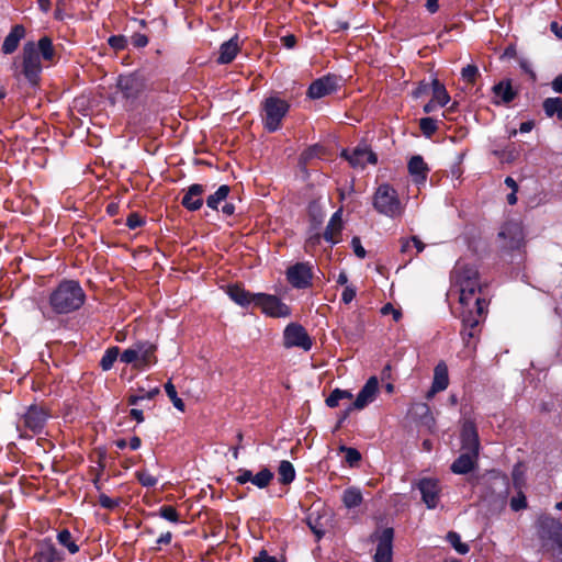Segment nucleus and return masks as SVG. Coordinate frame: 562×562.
I'll return each mask as SVG.
<instances>
[{"label": "nucleus", "instance_id": "nucleus-4", "mask_svg": "<svg viewBox=\"0 0 562 562\" xmlns=\"http://www.w3.org/2000/svg\"><path fill=\"white\" fill-rule=\"evenodd\" d=\"M372 205L379 214L390 218L402 216L405 209L397 191L389 183H382L375 189Z\"/></svg>", "mask_w": 562, "mask_h": 562}, {"label": "nucleus", "instance_id": "nucleus-21", "mask_svg": "<svg viewBox=\"0 0 562 562\" xmlns=\"http://www.w3.org/2000/svg\"><path fill=\"white\" fill-rule=\"evenodd\" d=\"M239 49V38L235 35L220 46L217 63L222 65L232 63Z\"/></svg>", "mask_w": 562, "mask_h": 562}, {"label": "nucleus", "instance_id": "nucleus-11", "mask_svg": "<svg viewBox=\"0 0 562 562\" xmlns=\"http://www.w3.org/2000/svg\"><path fill=\"white\" fill-rule=\"evenodd\" d=\"M283 342L286 348L297 347L305 351L312 348V339L303 326L291 323L283 331Z\"/></svg>", "mask_w": 562, "mask_h": 562}, {"label": "nucleus", "instance_id": "nucleus-3", "mask_svg": "<svg viewBox=\"0 0 562 562\" xmlns=\"http://www.w3.org/2000/svg\"><path fill=\"white\" fill-rule=\"evenodd\" d=\"M85 292L76 281H63L49 295V305L57 314L79 310L85 303Z\"/></svg>", "mask_w": 562, "mask_h": 562}, {"label": "nucleus", "instance_id": "nucleus-18", "mask_svg": "<svg viewBox=\"0 0 562 562\" xmlns=\"http://www.w3.org/2000/svg\"><path fill=\"white\" fill-rule=\"evenodd\" d=\"M393 529L385 528L380 537L374 555L375 562H392Z\"/></svg>", "mask_w": 562, "mask_h": 562}, {"label": "nucleus", "instance_id": "nucleus-19", "mask_svg": "<svg viewBox=\"0 0 562 562\" xmlns=\"http://www.w3.org/2000/svg\"><path fill=\"white\" fill-rule=\"evenodd\" d=\"M347 159L352 167L363 168L367 164H376V155L366 145L356 147Z\"/></svg>", "mask_w": 562, "mask_h": 562}, {"label": "nucleus", "instance_id": "nucleus-32", "mask_svg": "<svg viewBox=\"0 0 562 562\" xmlns=\"http://www.w3.org/2000/svg\"><path fill=\"white\" fill-rule=\"evenodd\" d=\"M279 481L282 484H290L295 479V470L290 461L283 460L278 468Z\"/></svg>", "mask_w": 562, "mask_h": 562}, {"label": "nucleus", "instance_id": "nucleus-50", "mask_svg": "<svg viewBox=\"0 0 562 562\" xmlns=\"http://www.w3.org/2000/svg\"><path fill=\"white\" fill-rule=\"evenodd\" d=\"M381 313H382L383 315L392 314L393 319H394L395 322H398V321L401 319V317H402V313H401V311H398V310L394 308V307H393V305H392V304H390V303H389V304H386V305H384V306L382 307Z\"/></svg>", "mask_w": 562, "mask_h": 562}, {"label": "nucleus", "instance_id": "nucleus-5", "mask_svg": "<svg viewBox=\"0 0 562 562\" xmlns=\"http://www.w3.org/2000/svg\"><path fill=\"white\" fill-rule=\"evenodd\" d=\"M156 346L149 341H137L120 355V360L126 364H133L134 368L145 370L155 364Z\"/></svg>", "mask_w": 562, "mask_h": 562}, {"label": "nucleus", "instance_id": "nucleus-25", "mask_svg": "<svg viewBox=\"0 0 562 562\" xmlns=\"http://www.w3.org/2000/svg\"><path fill=\"white\" fill-rule=\"evenodd\" d=\"M227 294L236 304L240 306H248L249 304H255V294L246 291L244 288L239 285H231L227 289Z\"/></svg>", "mask_w": 562, "mask_h": 562}, {"label": "nucleus", "instance_id": "nucleus-54", "mask_svg": "<svg viewBox=\"0 0 562 562\" xmlns=\"http://www.w3.org/2000/svg\"><path fill=\"white\" fill-rule=\"evenodd\" d=\"M255 562H278V560L269 555L266 551H261L259 555L255 558Z\"/></svg>", "mask_w": 562, "mask_h": 562}, {"label": "nucleus", "instance_id": "nucleus-46", "mask_svg": "<svg viewBox=\"0 0 562 562\" xmlns=\"http://www.w3.org/2000/svg\"><path fill=\"white\" fill-rule=\"evenodd\" d=\"M254 475L252 472L250 470H247V469H239L238 470V473H237V476L235 477L236 482L238 484H246L248 482L252 483L254 481Z\"/></svg>", "mask_w": 562, "mask_h": 562}, {"label": "nucleus", "instance_id": "nucleus-27", "mask_svg": "<svg viewBox=\"0 0 562 562\" xmlns=\"http://www.w3.org/2000/svg\"><path fill=\"white\" fill-rule=\"evenodd\" d=\"M434 392L445 391L449 385L448 368L445 362H439L434 370Z\"/></svg>", "mask_w": 562, "mask_h": 562}, {"label": "nucleus", "instance_id": "nucleus-20", "mask_svg": "<svg viewBox=\"0 0 562 562\" xmlns=\"http://www.w3.org/2000/svg\"><path fill=\"white\" fill-rule=\"evenodd\" d=\"M203 193L204 187L202 184L190 186L182 198L183 206H186L190 211L199 210L203 204Z\"/></svg>", "mask_w": 562, "mask_h": 562}, {"label": "nucleus", "instance_id": "nucleus-31", "mask_svg": "<svg viewBox=\"0 0 562 562\" xmlns=\"http://www.w3.org/2000/svg\"><path fill=\"white\" fill-rule=\"evenodd\" d=\"M543 110L549 117L557 115L562 121V99L548 98L543 102Z\"/></svg>", "mask_w": 562, "mask_h": 562}, {"label": "nucleus", "instance_id": "nucleus-39", "mask_svg": "<svg viewBox=\"0 0 562 562\" xmlns=\"http://www.w3.org/2000/svg\"><path fill=\"white\" fill-rule=\"evenodd\" d=\"M447 540L453 547V549L460 554H467L470 550L469 546L461 541L460 535L454 531L448 532Z\"/></svg>", "mask_w": 562, "mask_h": 562}, {"label": "nucleus", "instance_id": "nucleus-37", "mask_svg": "<svg viewBox=\"0 0 562 562\" xmlns=\"http://www.w3.org/2000/svg\"><path fill=\"white\" fill-rule=\"evenodd\" d=\"M272 479L273 473L268 468H263L254 475L252 484L258 488H265L270 484Z\"/></svg>", "mask_w": 562, "mask_h": 562}, {"label": "nucleus", "instance_id": "nucleus-63", "mask_svg": "<svg viewBox=\"0 0 562 562\" xmlns=\"http://www.w3.org/2000/svg\"><path fill=\"white\" fill-rule=\"evenodd\" d=\"M140 445H142V441L138 437H132L130 442H128V446L132 450H137L140 448Z\"/></svg>", "mask_w": 562, "mask_h": 562}, {"label": "nucleus", "instance_id": "nucleus-59", "mask_svg": "<svg viewBox=\"0 0 562 562\" xmlns=\"http://www.w3.org/2000/svg\"><path fill=\"white\" fill-rule=\"evenodd\" d=\"M550 29L558 38L562 40V25L554 21L551 23Z\"/></svg>", "mask_w": 562, "mask_h": 562}, {"label": "nucleus", "instance_id": "nucleus-55", "mask_svg": "<svg viewBox=\"0 0 562 562\" xmlns=\"http://www.w3.org/2000/svg\"><path fill=\"white\" fill-rule=\"evenodd\" d=\"M551 85L554 92L562 93V75L555 77Z\"/></svg>", "mask_w": 562, "mask_h": 562}, {"label": "nucleus", "instance_id": "nucleus-33", "mask_svg": "<svg viewBox=\"0 0 562 562\" xmlns=\"http://www.w3.org/2000/svg\"><path fill=\"white\" fill-rule=\"evenodd\" d=\"M57 541L60 546L65 547L70 554H76L79 551V546L76 543L68 529H63L57 533Z\"/></svg>", "mask_w": 562, "mask_h": 562}, {"label": "nucleus", "instance_id": "nucleus-26", "mask_svg": "<svg viewBox=\"0 0 562 562\" xmlns=\"http://www.w3.org/2000/svg\"><path fill=\"white\" fill-rule=\"evenodd\" d=\"M25 34L22 25H15L3 41L2 50L4 54L13 53Z\"/></svg>", "mask_w": 562, "mask_h": 562}, {"label": "nucleus", "instance_id": "nucleus-41", "mask_svg": "<svg viewBox=\"0 0 562 562\" xmlns=\"http://www.w3.org/2000/svg\"><path fill=\"white\" fill-rule=\"evenodd\" d=\"M419 127L426 137H430L437 131V121L432 117H423L419 121Z\"/></svg>", "mask_w": 562, "mask_h": 562}, {"label": "nucleus", "instance_id": "nucleus-64", "mask_svg": "<svg viewBox=\"0 0 562 562\" xmlns=\"http://www.w3.org/2000/svg\"><path fill=\"white\" fill-rule=\"evenodd\" d=\"M412 243L417 249V252H422L425 249V244L416 236L412 237Z\"/></svg>", "mask_w": 562, "mask_h": 562}, {"label": "nucleus", "instance_id": "nucleus-53", "mask_svg": "<svg viewBox=\"0 0 562 562\" xmlns=\"http://www.w3.org/2000/svg\"><path fill=\"white\" fill-rule=\"evenodd\" d=\"M351 245L357 257L361 259L366 257V250L362 247L360 239L358 237L352 238Z\"/></svg>", "mask_w": 562, "mask_h": 562}, {"label": "nucleus", "instance_id": "nucleus-57", "mask_svg": "<svg viewBox=\"0 0 562 562\" xmlns=\"http://www.w3.org/2000/svg\"><path fill=\"white\" fill-rule=\"evenodd\" d=\"M282 42L286 48H293L296 43V40L294 35H286L282 37Z\"/></svg>", "mask_w": 562, "mask_h": 562}, {"label": "nucleus", "instance_id": "nucleus-62", "mask_svg": "<svg viewBox=\"0 0 562 562\" xmlns=\"http://www.w3.org/2000/svg\"><path fill=\"white\" fill-rule=\"evenodd\" d=\"M425 5L429 12L435 13L438 10V0H426Z\"/></svg>", "mask_w": 562, "mask_h": 562}, {"label": "nucleus", "instance_id": "nucleus-60", "mask_svg": "<svg viewBox=\"0 0 562 562\" xmlns=\"http://www.w3.org/2000/svg\"><path fill=\"white\" fill-rule=\"evenodd\" d=\"M463 324V330H462V335L464 338H473L474 337V328L475 327H471V326H465V324L462 322Z\"/></svg>", "mask_w": 562, "mask_h": 562}, {"label": "nucleus", "instance_id": "nucleus-10", "mask_svg": "<svg viewBox=\"0 0 562 562\" xmlns=\"http://www.w3.org/2000/svg\"><path fill=\"white\" fill-rule=\"evenodd\" d=\"M255 305L270 317H289L291 308L272 294L255 293Z\"/></svg>", "mask_w": 562, "mask_h": 562}, {"label": "nucleus", "instance_id": "nucleus-24", "mask_svg": "<svg viewBox=\"0 0 562 562\" xmlns=\"http://www.w3.org/2000/svg\"><path fill=\"white\" fill-rule=\"evenodd\" d=\"M408 170L417 184L424 183L427 178L428 168L420 156H414L408 162Z\"/></svg>", "mask_w": 562, "mask_h": 562}, {"label": "nucleus", "instance_id": "nucleus-38", "mask_svg": "<svg viewBox=\"0 0 562 562\" xmlns=\"http://www.w3.org/2000/svg\"><path fill=\"white\" fill-rule=\"evenodd\" d=\"M119 356H120V349L117 347H112V348L106 349V351L104 352V355L100 361V366L102 367V369L104 371L110 370L113 367V364L116 361Z\"/></svg>", "mask_w": 562, "mask_h": 562}, {"label": "nucleus", "instance_id": "nucleus-51", "mask_svg": "<svg viewBox=\"0 0 562 562\" xmlns=\"http://www.w3.org/2000/svg\"><path fill=\"white\" fill-rule=\"evenodd\" d=\"M526 506H527V502H526V497L524 495H518L517 497H513V499L510 502V507L513 508V510H516V512L526 508Z\"/></svg>", "mask_w": 562, "mask_h": 562}, {"label": "nucleus", "instance_id": "nucleus-14", "mask_svg": "<svg viewBox=\"0 0 562 562\" xmlns=\"http://www.w3.org/2000/svg\"><path fill=\"white\" fill-rule=\"evenodd\" d=\"M312 267L306 262H297L286 270V279L292 286L305 289L311 284Z\"/></svg>", "mask_w": 562, "mask_h": 562}, {"label": "nucleus", "instance_id": "nucleus-2", "mask_svg": "<svg viewBox=\"0 0 562 562\" xmlns=\"http://www.w3.org/2000/svg\"><path fill=\"white\" fill-rule=\"evenodd\" d=\"M462 453L451 464V471L456 474H467L476 464L480 452V440L475 425L471 420L464 422L461 431Z\"/></svg>", "mask_w": 562, "mask_h": 562}, {"label": "nucleus", "instance_id": "nucleus-8", "mask_svg": "<svg viewBox=\"0 0 562 562\" xmlns=\"http://www.w3.org/2000/svg\"><path fill=\"white\" fill-rule=\"evenodd\" d=\"M49 416L44 406L37 404L30 405L18 422V430L22 431V428H24L33 434H38L43 430Z\"/></svg>", "mask_w": 562, "mask_h": 562}, {"label": "nucleus", "instance_id": "nucleus-30", "mask_svg": "<svg viewBox=\"0 0 562 562\" xmlns=\"http://www.w3.org/2000/svg\"><path fill=\"white\" fill-rule=\"evenodd\" d=\"M36 47L40 52V57L46 61H53L55 58V48L49 37L44 36L40 38Z\"/></svg>", "mask_w": 562, "mask_h": 562}, {"label": "nucleus", "instance_id": "nucleus-9", "mask_svg": "<svg viewBox=\"0 0 562 562\" xmlns=\"http://www.w3.org/2000/svg\"><path fill=\"white\" fill-rule=\"evenodd\" d=\"M42 72L40 52L34 42L23 47V74L31 85H36Z\"/></svg>", "mask_w": 562, "mask_h": 562}, {"label": "nucleus", "instance_id": "nucleus-52", "mask_svg": "<svg viewBox=\"0 0 562 562\" xmlns=\"http://www.w3.org/2000/svg\"><path fill=\"white\" fill-rule=\"evenodd\" d=\"M100 505L103 508L112 509L115 506H117L119 502L116 499H113L104 494H102L99 498Z\"/></svg>", "mask_w": 562, "mask_h": 562}, {"label": "nucleus", "instance_id": "nucleus-13", "mask_svg": "<svg viewBox=\"0 0 562 562\" xmlns=\"http://www.w3.org/2000/svg\"><path fill=\"white\" fill-rule=\"evenodd\" d=\"M498 238L502 243V247L506 249L519 248L524 241L521 224L514 221L505 223L498 233Z\"/></svg>", "mask_w": 562, "mask_h": 562}, {"label": "nucleus", "instance_id": "nucleus-42", "mask_svg": "<svg viewBox=\"0 0 562 562\" xmlns=\"http://www.w3.org/2000/svg\"><path fill=\"white\" fill-rule=\"evenodd\" d=\"M136 477L139 483L145 487H153L157 484L158 480L147 470H140L136 472Z\"/></svg>", "mask_w": 562, "mask_h": 562}, {"label": "nucleus", "instance_id": "nucleus-23", "mask_svg": "<svg viewBox=\"0 0 562 562\" xmlns=\"http://www.w3.org/2000/svg\"><path fill=\"white\" fill-rule=\"evenodd\" d=\"M494 103H509L514 100L516 92L509 81H501L493 87Z\"/></svg>", "mask_w": 562, "mask_h": 562}, {"label": "nucleus", "instance_id": "nucleus-44", "mask_svg": "<svg viewBox=\"0 0 562 562\" xmlns=\"http://www.w3.org/2000/svg\"><path fill=\"white\" fill-rule=\"evenodd\" d=\"M159 515L164 519L171 521V522H178L179 521V514L172 506H162L159 509Z\"/></svg>", "mask_w": 562, "mask_h": 562}, {"label": "nucleus", "instance_id": "nucleus-28", "mask_svg": "<svg viewBox=\"0 0 562 562\" xmlns=\"http://www.w3.org/2000/svg\"><path fill=\"white\" fill-rule=\"evenodd\" d=\"M551 539L554 543L553 555L557 562H562V524L552 521Z\"/></svg>", "mask_w": 562, "mask_h": 562}, {"label": "nucleus", "instance_id": "nucleus-56", "mask_svg": "<svg viewBox=\"0 0 562 562\" xmlns=\"http://www.w3.org/2000/svg\"><path fill=\"white\" fill-rule=\"evenodd\" d=\"M130 415L137 423H143L144 422V415H143V412L140 409L132 408L131 412H130Z\"/></svg>", "mask_w": 562, "mask_h": 562}, {"label": "nucleus", "instance_id": "nucleus-47", "mask_svg": "<svg viewBox=\"0 0 562 562\" xmlns=\"http://www.w3.org/2000/svg\"><path fill=\"white\" fill-rule=\"evenodd\" d=\"M126 38L124 36H111L109 38V45L115 50H121L126 46Z\"/></svg>", "mask_w": 562, "mask_h": 562}, {"label": "nucleus", "instance_id": "nucleus-45", "mask_svg": "<svg viewBox=\"0 0 562 562\" xmlns=\"http://www.w3.org/2000/svg\"><path fill=\"white\" fill-rule=\"evenodd\" d=\"M477 76L479 68L475 65H468L461 70V77L467 82H474Z\"/></svg>", "mask_w": 562, "mask_h": 562}, {"label": "nucleus", "instance_id": "nucleus-40", "mask_svg": "<svg viewBox=\"0 0 562 562\" xmlns=\"http://www.w3.org/2000/svg\"><path fill=\"white\" fill-rule=\"evenodd\" d=\"M165 391H166L168 397L170 398V401L172 402L173 406L177 409H179L180 412H183L184 403L180 397H178L175 385L171 382H167L165 384Z\"/></svg>", "mask_w": 562, "mask_h": 562}, {"label": "nucleus", "instance_id": "nucleus-58", "mask_svg": "<svg viewBox=\"0 0 562 562\" xmlns=\"http://www.w3.org/2000/svg\"><path fill=\"white\" fill-rule=\"evenodd\" d=\"M134 43L138 47H144L147 45L148 40L145 35L137 34L136 36H134Z\"/></svg>", "mask_w": 562, "mask_h": 562}, {"label": "nucleus", "instance_id": "nucleus-6", "mask_svg": "<svg viewBox=\"0 0 562 562\" xmlns=\"http://www.w3.org/2000/svg\"><path fill=\"white\" fill-rule=\"evenodd\" d=\"M289 103L276 95L265 99L262 103V123L269 132H276L280 128L282 119L289 111Z\"/></svg>", "mask_w": 562, "mask_h": 562}, {"label": "nucleus", "instance_id": "nucleus-34", "mask_svg": "<svg viewBox=\"0 0 562 562\" xmlns=\"http://www.w3.org/2000/svg\"><path fill=\"white\" fill-rule=\"evenodd\" d=\"M229 191H231V189H229V187L227 184L221 186L215 191V193L211 194L207 198V200H206L207 206L213 209V210H217L218 209V204L226 200V198L228 196Z\"/></svg>", "mask_w": 562, "mask_h": 562}, {"label": "nucleus", "instance_id": "nucleus-48", "mask_svg": "<svg viewBox=\"0 0 562 562\" xmlns=\"http://www.w3.org/2000/svg\"><path fill=\"white\" fill-rule=\"evenodd\" d=\"M143 223H144L143 218L136 213L130 214V216L126 220V225L131 229H135V228L142 226Z\"/></svg>", "mask_w": 562, "mask_h": 562}, {"label": "nucleus", "instance_id": "nucleus-29", "mask_svg": "<svg viewBox=\"0 0 562 562\" xmlns=\"http://www.w3.org/2000/svg\"><path fill=\"white\" fill-rule=\"evenodd\" d=\"M342 503L348 508L358 507L362 503L361 491L357 487H349L342 494Z\"/></svg>", "mask_w": 562, "mask_h": 562}, {"label": "nucleus", "instance_id": "nucleus-17", "mask_svg": "<svg viewBox=\"0 0 562 562\" xmlns=\"http://www.w3.org/2000/svg\"><path fill=\"white\" fill-rule=\"evenodd\" d=\"M338 80L336 77L327 76L315 80L308 88L307 94L312 99H319L336 90Z\"/></svg>", "mask_w": 562, "mask_h": 562}, {"label": "nucleus", "instance_id": "nucleus-22", "mask_svg": "<svg viewBox=\"0 0 562 562\" xmlns=\"http://www.w3.org/2000/svg\"><path fill=\"white\" fill-rule=\"evenodd\" d=\"M341 215H342V211L341 210H338L336 211L326 229H325V233H324V238L330 243V244H336L338 243V238L337 236L339 235V233L341 232L342 229V220H341Z\"/></svg>", "mask_w": 562, "mask_h": 562}, {"label": "nucleus", "instance_id": "nucleus-49", "mask_svg": "<svg viewBox=\"0 0 562 562\" xmlns=\"http://www.w3.org/2000/svg\"><path fill=\"white\" fill-rule=\"evenodd\" d=\"M356 296V289L350 285H346L341 293V301L345 304H349Z\"/></svg>", "mask_w": 562, "mask_h": 562}, {"label": "nucleus", "instance_id": "nucleus-7", "mask_svg": "<svg viewBox=\"0 0 562 562\" xmlns=\"http://www.w3.org/2000/svg\"><path fill=\"white\" fill-rule=\"evenodd\" d=\"M145 79L137 72L121 75L116 79V93L111 98L114 104L119 99V93L126 102L135 101L145 90Z\"/></svg>", "mask_w": 562, "mask_h": 562}, {"label": "nucleus", "instance_id": "nucleus-1", "mask_svg": "<svg viewBox=\"0 0 562 562\" xmlns=\"http://www.w3.org/2000/svg\"><path fill=\"white\" fill-rule=\"evenodd\" d=\"M453 285L459 291L460 316L465 326L476 327L487 306L481 296V284L476 268L458 261L452 272Z\"/></svg>", "mask_w": 562, "mask_h": 562}, {"label": "nucleus", "instance_id": "nucleus-12", "mask_svg": "<svg viewBox=\"0 0 562 562\" xmlns=\"http://www.w3.org/2000/svg\"><path fill=\"white\" fill-rule=\"evenodd\" d=\"M378 393L379 380L376 376H371L358 393L355 402L347 407L342 419L346 418L352 409H363L366 406H368L376 398Z\"/></svg>", "mask_w": 562, "mask_h": 562}, {"label": "nucleus", "instance_id": "nucleus-61", "mask_svg": "<svg viewBox=\"0 0 562 562\" xmlns=\"http://www.w3.org/2000/svg\"><path fill=\"white\" fill-rule=\"evenodd\" d=\"M171 541V532L161 533L157 539L158 544H168Z\"/></svg>", "mask_w": 562, "mask_h": 562}, {"label": "nucleus", "instance_id": "nucleus-15", "mask_svg": "<svg viewBox=\"0 0 562 562\" xmlns=\"http://www.w3.org/2000/svg\"><path fill=\"white\" fill-rule=\"evenodd\" d=\"M422 498L429 509L436 508L439 503L440 486L439 481L436 479H422L418 484Z\"/></svg>", "mask_w": 562, "mask_h": 562}, {"label": "nucleus", "instance_id": "nucleus-35", "mask_svg": "<svg viewBox=\"0 0 562 562\" xmlns=\"http://www.w3.org/2000/svg\"><path fill=\"white\" fill-rule=\"evenodd\" d=\"M432 99L440 106L448 104L450 101V95L448 94L443 85H441L437 79L432 80Z\"/></svg>", "mask_w": 562, "mask_h": 562}, {"label": "nucleus", "instance_id": "nucleus-43", "mask_svg": "<svg viewBox=\"0 0 562 562\" xmlns=\"http://www.w3.org/2000/svg\"><path fill=\"white\" fill-rule=\"evenodd\" d=\"M340 450L342 452H345L346 461L351 467L355 465L357 462H359L360 459H361L360 452L357 449H355V448H349V447L341 446Z\"/></svg>", "mask_w": 562, "mask_h": 562}, {"label": "nucleus", "instance_id": "nucleus-36", "mask_svg": "<svg viewBox=\"0 0 562 562\" xmlns=\"http://www.w3.org/2000/svg\"><path fill=\"white\" fill-rule=\"evenodd\" d=\"M353 397L352 393L347 390L335 389L329 396L326 398V404L328 407H336L339 405V402L342 400H351Z\"/></svg>", "mask_w": 562, "mask_h": 562}, {"label": "nucleus", "instance_id": "nucleus-16", "mask_svg": "<svg viewBox=\"0 0 562 562\" xmlns=\"http://www.w3.org/2000/svg\"><path fill=\"white\" fill-rule=\"evenodd\" d=\"M33 562H63V554L50 539H43L36 547Z\"/></svg>", "mask_w": 562, "mask_h": 562}]
</instances>
